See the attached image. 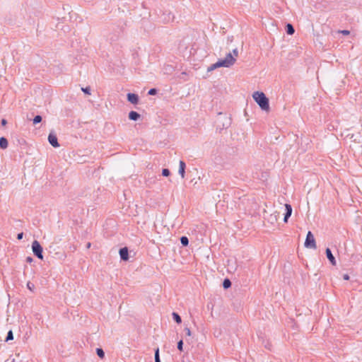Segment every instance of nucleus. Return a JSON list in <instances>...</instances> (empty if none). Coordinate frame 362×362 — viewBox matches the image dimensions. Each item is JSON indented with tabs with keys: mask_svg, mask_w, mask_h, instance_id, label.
<instances>
[{
	"mask_svg": "<svg viewBox=\"0 0 362 362\" xmlns=\"http://www.w3.org/2000/svg\"><path fill=\"white\" fill-rule=\"evenodd\" d=\"M238 57V51L235 48L233 50V53H228L223 59H219L217 62L210 65L207 68V71L211 72L220 67H230L235 63Z\"/></svg>",
	"mask_w": 362,
	"mask_h": 362,
	"instance_id": "obj_1",
	"label": "nucleus"
},
{
	"mask_svg": "<svg viewBox=\"0 0 362 362\" xmlns=\"http://www.w3.org/2000/svg\"><path fill=\"white\" fill-rule=\"evenodd\" d=\"M254 100L255 102L259 105V106L261 107L263 110H269V100L266 97L264 93L262 92H255L252 95Z\"/></svg>",
	"mask_w": 362,
	"mask_h": 362,
	"instance_id": "obj_2",
	"label": "nucleus"
},
{
	"mask_svg": "<svg viewBox=\"0 0 362 362\" xmlns=\"http://www.w3.org/2000/svg\"><path fill=\"white\" fill-rule=\"evenodd\" d=\"M32 250L34 255L39 259H42V247L38 241L34 240L32 243Z\"/></svg>",
	"mask_w": 362,
	"mask_h": 362,
	"instance_id": "obj_3",
	"label": "nucleus"
},
{
	"mask_svg": "<svg viewBox=\"0 0 362 362\" xmlns=\"http://www.w3.org/2000/svg\"><path fill=\"white\" fill-rule=\"evenodd\" d=\"M305 247L307 248L316 249L317 245L315 243V240L314 235L310 231H308L306 239L305 241Z\"/></svg>",
	"mask_w": 362,
	"mask_h": 362,
	"instance_id": "obj_4",
	"label": "nucleus"
},
{
	"mask_svg": "<svg viewBox=\"0 0 362 362\" xmlns=\"http://www.w3.org/2000/svg\"><path fill=\"white\" fill-rule=\"evenodd\" d=\"M127 100L130 103L134 104V105H137L139 103V98L138 95H136L135 93H129L127 95Z\"/></svg>",
	"mask_w": 362,
	"mask_h": 362,
	"instance_id": "obj_5",
	"label": "nucleus"
},
{
	"mask_svg": "<svg viewBox=\"0 0 362 362\" xmlns=\"http://www.w3.org/2000/svg\"><path fill=\"white\" fill-rule=\"evenodd\" d=\"M48 141L49 144L54 148H57L59 146V144L57 141V138L56 135L54 134L50 133L48 136Z\"/></svg>",
	"mask_w": 362,
	"mask_h": 362,
	"instance_id": "obj_6",
	"label": "nucleus"
},
{
	"mask_svg": "<svg viewBox=\"0 0 362 362\" xmlns=\"http://www.w3.org/2000/svg\"><path fill=\"white\" fill-rule=\"evenodd\" d=\"M163 21L165 23H170V22H172L173 21L175 17L173 15V13L168 11H165V13H163Z\"/></svg>",
	"mask_w": 362,
	"mask_h": 362,
	"instance_id": "obj_7",
	"label": "nucleus"
},
{
	"mask_svg": "<svg viewBox=\"0 0 362 362\" xmlns=\"http://www.w3.org/2000/svg\"><path fill=\"white\" fill-rule=\"evenodd\" d=\"M186 165L183 160H180L178 173L182 178L185 177Z\"/></svg>",
	"mask_w": 362,
	"mask_h": 362,
	"instance_id": "obj_8",
	"label": "nucleus"
},
{
	"mask_svg": "<svg viewBox=\"0 0 362 362\" xmlns=\"http://www.w3.org/2000/svg\"><path fill=\"white\" fill-rule=\"evenodd\" d=\"M285 208H286V214L284 215V222H287L288 218L291 216V215L292 214V207L290 204H286Z\"/></svg>",
	"mask_w": 362,
	"mask_h": 362,
	"instance_id": "obj_9",
	"label": "nucleus"
},
{
	"mask_svg": "<svg viewBox=\"0 0 362 362\" xmlns=\"http://www.w3.org/2000/svg\"><path fill=\"white\" fill-rule=\"evenodd\" d=\"M326 255L332 265H336V260L329 248L326 249Z\"/></svg>",
	"mask_w": 362,
	"mask_h": 362,
	"instance_id": "obj_10",
	"label": "nucleus"
},
{
	"mask_svg": "<svg viewBox=\"0 0 362 362\" xmlns=\"http://www.w3.org/2000/svg\"><path fill=\"white\" fill-rule=\"evenodd\" d=\"M119 255L120 258L122 260H128L129 259V254H128V250L127 247H123L119 250Z\"/></svg>",
	"mask_w": 362,
	"mask_h": 362,
	"instance_id": "obj_11",
	"label": "nucleus"
},
{
	"mask_svg": "<svg viewBox=\"0 0 362 362\" xmlns=\"http://www.w3.org/2000/svg\"><path fill=\"white\" fill-rule=\"evenodd\" d=\"M140 117H141L140 114H139L138 112H136L135 111H131L129 113V119L131 120L136 121Z\"/></svg>",
	"mask_w": 362,
	"mask_h": 362,
	"instance_id": "obj_12",
	"label": "nucleus"
},
{
	"mask_svg": "<svg viewBox=\"0 0 362 362\" xmlns=\"http://www.w3.org/2000/svg\"><path fill=\"white\" fill-rule=\"evenodd\" d=\"M8 141L4 137L0 138V147L3 149H6L8 147Z\"/></svg>",
	"mask_w": 362,
	"mask_h": 362,
	"instance_id": "obj_13",
	"label": "nucleus"
},
{
	"mask_svg": "<svg viewBox=\"0 0 362 362\" xmlns=\"http://www.w3.org/2000/svg\"><path fill=\"white\" fill-rule=\"evenodd\" d=\"M295 32V30L293 27V25L290 23H288L286 25V33L288 34V35H293Z\"/></svg>",
	"mask_w": 362,
	"mask_h": 362,
	"instance_id": "obj_14",
	"label": "nucleus"
},
{
	"mask_svg": "<svg viewBox=\"0 0 362 362\" xmlns=\"http://www.w3.org/2000/svg\"><path fill=\"white\" fill-rule=\"evenodd\" d=\"M173 317L177 323H178V324L181 323V322H182L181 317L177 313H173Z\"/></svg>",
	"mask_w": 362,
	"mask_h": 362,
	"instance_id": "obj_15",
	"label": "nucleus"
},
{
	"mask_svg": "<svg viewBox=\"0 0 362 362\" xmlns=\"http://www.w3.org/2000/svg\"><path fill=\"white\" fill-rule=\"evenodd\" d=\"M223 286L224 288H228L231 286V282L228 279H226L223 282Z\"/></svg>",
	"mask_w": 362,
	"mask_h": 362,
	"instance_id": "obj_16",
	"label": "nucleus"
},
{
	"mask_svg": "<svg viewBox=\"0 0 362 362\" xmlns=\"http://www.w3.org/2000/svg\"><path fill=\"white\" fill-rule=\"evenodd\" d=\"M181 244L184 246H187L189 244V240L186 236H182L180 238Z\"/></svg>",
	"mask_w": 362,
	"mask_h": 362,
	"instance_id": "obj_17",
	"label": "nucleus"
},
{
	"mask_svg": "<svg viewBox=\"0 0 362 362\" xmlns=\"http://www.w3.org/2000/svg\"><path fill=\"white\" fill-rule=\"evenodd\" d=\"M96 353H97V355L100 358H103L105 357V352L103 351V350L102 349H100V348H98L96 349Z\"/></svg>",
	"mask_w": 362,
	"mask_h": 362,
	"instance_id": "obj_18",
	"label": "nucleus"
},
{
	"mask_svg": "<svg viewBox=\"0 0 362 362\" xmlns=\"http://www.w3.org/2000/svg\"><path fill=\"white\" fill-rule=\"evenodd\" d=\"M155 362H160L158 348L155 350Z\"/></svg>",
	"mask_w": 362,
	"mask_h": 362,
	"instance_id": "obj_19",
	"label": "nucleus"
},
{
	"mask_svg": "<svg viewBox=\"0 0 362 362\" xmlns=\"http://www.w3.org/2000/svg\"><path fill=\"white\" fill-rule=\"evenodd\" d=\"M42 121V117L40 115H37L33 119V124H36L40 123Z\"/></svg>",
	"mask_w": 362,
	"mask_h": 362,
	"instance_id": "obj_20",
	"label": "nucleus"
},
{
	"mask_svg": "<svg viewBox=\"0 0 362 362\" xmlns=\"http://www.w3.org/2000/svg\"><path fill=\"white\" fill-rule=\"evenodd\" d=\"M13 339V332L11 330H10V331H8V332L7 334V337L6 338V341L12 340Z\"/></svg>",
	"mask_w": 362,
	"mask_h": 362,
	"instance_id": "obj_21",
	"label": "nucleus"
},
{
	"mask_svg": "<svg viewBox=\"0 0 362 362\" xmlns=\"http://www.w3.org/2000/svg\"><path fill=\"white\" fill-rule=\"evenodd\" d=\"M170 170H169L168 169H167V168H164V169H163V170H162V175H163V176H165V177H168V176H169V175H170Z\"/></svg>",
	"mask_w": 362,
	"mask_h": 362,
	"instance_id": "obj_22",
	"label": "nucleus"
},
{
	"mask_svg": "<svg viewBox=\"0 0 362 362\" xmlns=\"http://www.w3.org/2000/svg\"><path fill=\"white\" fill-rule=\"evenodd\" d=\"M27 287L31 291H34V288H35V286L33 284H32L31 282H28L27 284Z\"/></svg>",
	"mask_w": 362,
	"mask_h": 362,
	"instance_id": "obj_23",
	"label": "nucleus"
},
{
	"mask_svg": "<svg viewBox=\"0 0 362 362\" xmlns=\"http://www.w3.org/2000/svg\"><path fill=\"white\" fill-rule=\"evenodd\" d=\"M81 90L86 94H90V88L89 87L82 88Z\"/></svg>",
	"mask_w": 362,
	"mask_h": 362,
	"instance_id": "obj_24",
	"label": "nucleus"
},
{
	"mask_svg": "<svg viewBox=\"0 0 362 362\" xmlns=\"http://www.w3.org/2000/svg\"><path fill=\"white\" fill-rule=\"evenodd\" d=\"M157 93V90L156 88H151L148 90V94L150 95H154Z\"/></svg>",
	"mask_w": 362,
	"mask_h": 362,
	"instance_id": "obj_25",
	"label": "nucleus"
},
{
	"mask_svg": "<svg viewBox=\"0 0 362 362\" xmlns=\"http://www.w3.org/2000/svg\"><path fill=\"white\" fill-rule=\"evenodd\" d=\"M182 346H183L182 340L179 341L178 343H177V349L180 351H182Z\"/></svg>",
	"mask_w": 362,
	"mask_h": 362,
	"instance_id": "obj_26",
	"label": "nucleus"
},
{
	"mask_svg": "<svg viewBox=\"0 0 362 362\" xmlns=\"http://www.w3.org/2000/svg\"><path fill=\"white\" fill-rule=\"evenodd\" d=\"M185 333H186V335H187V336H189V337H190V336H191L192 333H191V331H190L189 328H188V327H185Z\"/></svg>",
	"mask_w": 362,
	"mask_h": 362,
	"instance_id": "obj_27",
	"label": "nucleus"
},
{
	"mask_svg": "<svg viewBox=\"0 0 362 362\" xmlns=\"http://www.w3.org/2000/svg\"><path fill=\"white\" fill-rule=\"evenodd\" d=\"M339 33H342L344 35H348L350 33V32L347 30H340Z\"/></svg>",
	"mask_w": 362,
	"mask_h": 362,
	"instance_id": "obj_28",
	"label": "nucleus"
},
{
	"mask_svg": "<svg viewBox=\"0 0 362 362\" xmlns=\"http://www.w3.org/2000/svg\"><path fill=\"white\" fill-rule=\"evenodd\" d=\"M228 269L230 271H231V270L235 271L236 270V267H235V266H231V265L228 264Z\"/></svg>",
	"mask_w": 362,
	"mask_h": 362,
	"instance_id": "obj_29",
	"label": "nucleus"
},
{
	"mask_svg": "<svg viewBox=\"0 0 362 362\" xmlns=\"http://www.w3.org/2000/svg\"><path fill=\"white\" fill-rule=\"evenodd\" d=\"M23 237V233H18V235H17V238L18 240H21Z\"/></svg>",
	"mask_w": 362,
	"mask_h": 362,
	"instance_id": "obj_30",
	"label": "nucleus"
},
{
	"mask_svg": "<svg viewBox=\"0 0 362 362\" xmlns=\"http://www.w3.org/2000/svg\"><path fill=\"white\" fill-rule=\"evenodd\" d=\"M343 279H344V280H349V274H344L343 275Z\"/></svg>",
	"mask_w": 362,
	"mask_h": 362,
	"instance_id": "obj_31",
	"label": "nucleus"
},
{
	"mask_svg": "<svg viewBox=\"0 0 362 362\" xmlns=\"http://www.w3.org/2000/svg\"><path fill=\"white\" fill-rule=\"evenodd\" d=\"M26 262H29V263H31L33 262V258L31 257H28L26 258Z\"/></svg>",
	"mask_w": 362,
	"mask_h": 362,
	"instance_id": "obj_32",
	"label": "nucleus"
},
{
	"mask_svg": "<svg viewBox=\"0 0 362 362\" xmlns=\"http://www.w3.org/2000/svg\"><path fill=\"white\" fill-rule=\"evenodd\" d=\"M6 123H7V121H6L5 119H3L1 120V124H2V125H4H4H6Z\"/></svg>",
	"mask_w": 362,
	"mask_h": 362,
	"instance_id": "obj_33",
	"label": "nucleus"
},
{
	"mask_svg": "<svg viewBox=\"0 0 362 362\" xmlns=\"http://www.w3.org/2000/svg\"><path fill=\"white\" fill-rule=\"evenodd\" d=\"M90 245H91L90 243H87V245H86V247H87V248H90Z\"/></svg>",
	"mask_w": 362,
	"mask_h": 362,
	"instance_id": "obj_34",
	"label": "nucleus"
}]
</instances>
